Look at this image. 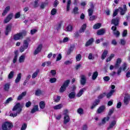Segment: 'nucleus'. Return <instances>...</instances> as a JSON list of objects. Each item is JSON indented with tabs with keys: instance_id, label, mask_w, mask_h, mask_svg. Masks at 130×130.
Here are the masks:
<instances>
[{
	"instance_id": "nucleus-24",
	"label": "nucleus",
	"mask_w": 130,
	"mask_h": 130,
	"mask_svg": "<svg viewBox=\"0 0 130 130\" xmlns=\"http://www.w3.org/2000/svg\"><path fill=\"white\" fill-rule=\"evenodd\" d=\"M105 110V107L104 106H102L100 107L97 110L98 113H102L103 111Z\"/></svg>"
},
{
	"instance_id": "nucleus-25",
	"label": "nucleus",
	"mask_w": 130,
	"mask_h": 130,
	"mask_svg": "<svg viewBox=\"0 0 130 130\" xmlns=\"http://www.w3.org/2000/svg\"><path fill=\"white\" fill-rule=\"evenodd\" d=\"M28 45H29V40H24L23 42V47L25 49L28 48Z\"/></svg>"
},
{
	"instance_id": "nucleus-12",
	"label": "nucleus",
	"mask_w": 130,
	"mask_h": 130,
	"mask_svg": "<svg viewBox=\"0 0 130 130\" xmlns=\"http://www.w3.org/2000/svg\"><path fill=\"white\" fill-rule=\"evenodd\" d=\"M11 9V7L10 6H7L5 8V10L3 11V13H2V16L3 17H5L7 14L9 12L10 10Z\"/></svg>"
},
{
	"instance_id": "nucleus-15",
	"label": "nucleus",
	"mask_w": 130,
	"mask_h": 130,
	"mask_svg": "<svg viewBox=\"0 0 130 130\" xmlns=\"http://www.w3.org/2000/svg\"><path fill=\"white\" fill-rule=\"evenodd\" d=\"M99 103H100V100H96L92 104V105L91 106V109H94V108H95V107H96V106H97V105H98Z\"/></svg>"
},
{
	"instance_id": "nucleus-30",
	"label": "nucleus",
	"mask_w": 130,
	"mask_h": 130,
	"mask_svg": "<svg viewBox=\"0 0 130 130\" xmlns=\"http://www.w3.org/2000/svg\"><path fill=\"white\" fill-rule=\"evenodd\" d=\"M105 33V29H101L98 30L97 35H103Z\"/></svg>"
},
{
	"instance_id": "nucleus-23",
	"label": "nucleus",
	"mask_w": 130,
	"mask_h": 130,
	"mask_svg": "<svg viewBox=\"0 0 130 130\" xmlns=\"http://www.w3.org/2000/svg\"><path fill=\"white\" fill-rule=\"evenodd\" d=\"M39 109L38 108V105L34 106V108H32V109L31 111V113H35V112H37V111H38Z\"/></svg>"
},
{
	"instance_id": "nucleus-59",
	"label": "nucleus",
	"mask_w": 130,
	"mask_h": 130,
	"mask_svg": "<svg viewBox=\"0 0 130 130\" xmlns=\"http://www.w3.org/2000/svg\"><path fill=\"white\" fill-rule=\"evenodd\" d=\"M61 54H58L56 60V61H58L61 59Z\"/></svg>"
},
{
	"instance_id": "nucleus-29",
	"label": "nucleus",
	"mask_w": 130,
	"mask_h": 130,
	"mask_svg": "<svg viewBox=\"0 0 130 130\" xmlns=\"http://www.w3.org/2000/svg\"><path fill=\"white\" fill-rule=\"evenodd\" d=\"M71 4H72V1L71 0H68L67 1V11L69 12L71 8Z\"/></svg>"
},
{
	"instance_id": "nucleus-14",
	"label": "nucleus",
	"mask_w": 130,
	"mask_h": 130,
	"mask_svg": "<svg viewBox=\"0 0 130 130\" xmlns=\"http://www.w3.org/2000/svg\"><path fill=\"white\" fill-rule=\"evenodd\" d=\"M120 63H121V59L118 58L117 59L116 63L115 64V69H118L119 66H120Z\"/></svg>"
},
{
	"instance_id": "nucleus-54",
	"label": "nucleus",
	"mask_w": 130,
	"mask_h": 130,
	"mask_svg": "<svg viewBox=\"0 0 130 130\" xmlns=\"http://www.w3.org/2000/svg\"><path fill=\"white\" fill-rule=\"evenodd\" d=\"M106 95V93H103L101 94V95H100L98 96V98H99V99H102V98H104V97H105Z\"/></svg>"
},
{
	"instance_id": "nucleus-37",
	"label": "nucleus",
	"mask_w": 130,
	"mask_h": 130,
	"mask_svg": "<svg viewBox=\"0 0 130 130\" xmlns=\"http://www.w3.org/2000/svg\"><path fill=\"white\" fill-rule=\"evenodd\" d=\"M93 41H94V39H89L86 43L85 46H89V45H91V43H93Z\"/></svg>"
},
{
	"instance_id": "nucleus-18",
	"label": "nucleus",
	"mask_w": 130,
	"mask_h": 130,
	"mask_svg": "<svg viewBox=\"0 0 130 130\" xmlns=\"http://www.w3.org/2000/svg\"><path fill=\"white\" fill-rule=\"evenodd\" d=\"M86 28H87V24H84L79 30V33H84L85 32V30H86Z\"/></svg>"
},
{
	"instance_id": "nucleus-51",
	"label": "nucleus",
	"mask_w": 130,
	"mask_h": 130,
	"mask_svg": "<svg viewBox=\"0 0 130 130\" xmlns=\"http://www.w3.org/2000/svg\"><path fill=\"white\" fill-rule=\"evenodd\" d=\"M51 15H52L53 16H54V15H55V14H56V9L55 8H53L51 11Z\"/></svg>"
},
{
	"instance_id": "nucleus-26",
	"label": "nucleus",
	"mask_w": 130,
	"mask_h": 130,
	"mask_svg": "<svg viewBox=\"0 0 130 130\" xmlns=\"http://www.w3.org/2000/svg\"><path fill=\"white\" fill-rule=\"evenodd\" d=\"M26 94H27V92H26V91L22 92L18 96V97L17 98V100H21V99H23V97L26 96Z\"/></svg>"
},
{
	"instance_id": "nucleus-61",
	"label": "nucleus",
	"mask_w": 130,
	"mask_h": 130,
	"mask_svg": "<svg viewBox=\"0 0 130 130\" xmlns=\"http://www.w3.org/2000/svg\"><path fill=\"white\" fill-rule=\"evenodd\" d=\"M88 59H94V56H93V54L89 53L88 55Z\"/></svg>"
},
{
	"instance_id": "nucleus-58",
	"label": "nucleus",
	"mask_w": 130,
	"mask_h": 130,
	"mask_svg": "<svg viewBox=\"0 0 130 130\" xmlns=\"http://www.w3.org/2000/svg\"><path fill=\"white\" fill-rule=\"evenodd\" d=\"M103 80L105 82H108V81L110 80V78L109 77V76H105L103 78Z\"/></svg>"
},
{
	"instance_id": "nucleus-63",
	"label": "nucleus",
	"mask_w": 130,
	"mask_h": 130,
	"mask_svg": "<svg viewBox=\"0 0 130 130\" xmlns=\"http://www.w3.org/2000/svg\"><path fill=\"white\" fill-rule=\"evenodd\" d=\"M55 102H59V101L60 100V96H57L56 98L55 99Z\"/></svg>"
},
{
	"instance_id": "nucleus-39",
	"label": "nucleus",
	"mask_w": 130,
	"mask_h": 130,
	"mask_svg": "<svg viewBox=\"0 0 130 130\" xmlns=\"http://www.w3.org/2000/svg\"><path fill=\"white\" fill-rule=\"evenodd\" d=\"M110 119V118L109 117H106L104 118L102 121V124H104V123H105L106 121H108V120H109Z\"/></svg>"
},
{
	"instance_id": "nucleus-16",
	"label": "nucleus",
	"mask_w": 130,
	"mask_h": 130,
	"mask_svg": "<svg viewBox=\"0 0 130 130\" xmlns=\"http://www.w3.org/2000/svg\"><path fill=\"white\" fill-rule=\"evenodd\" d=\"M119 23V18L117 17L116 19H113L112 20V24H114L115 26H117Z\"/></svg>"
},
{
	"instance_id": "nucleus-50",
	"label": "nucleus",
	"mask_w": 130,
	"mask_h": 130,
	"mask_svg": "<svg viewBox=\"0 0 130 130\" xmlns=\"http://www.w3.org/2000/svg\"><path fill=\"white\" fill-rule=\"evenodd\" d=\"M73 63V60H67L64 62V64L68 65V64H72Z\"/></svg>"
},
{
	"instance_id": "nucleus-47",
	"label": "nucleus",
	"mask_w": 130,
	"mask_h": 130,
	"mask_svg": "<svg viewBox=\"0 0 130 130\" xmlns=\"http://www.w3.org/2000/svg\"><path fill=\"white\" fill-rule=\"evenodd\" d=\"M77 112L79 114L82 115L84 113V110L83 109L80 108L77 110Z\"/></svg>"
},
{
	"instance_id": "nucleus-13",
	"label": "nucleus",
	"mask_w": 130,
	"mask_h": 130,
	"mask_svg": "<svg viewBox=\"0 0 130 130\" xmlns=\"http://www.w3.org/2000/svg\"><path fill=\"white\" fill-rule=\"evenodd\" d=\"M115 124H116V121L114 120V121H112L110 123V125L108 127L107 129L110 130V129L113 128V127H114V125H115Z\"/></svg>"
},
{
	"instance_id": "nucleus-10",
	"label": "nucleus",
	"mask_w": 130,
	"mask_h": 130,
	"mask_svg": "<svg viewBox=\"0 0 130 130\" xmlns=\"http://www.w3.org/2000/svg\"><path fill=\"white\" fill-rule=\"evenodd\" d=\"M43 46V45H42V44H40L38 46V47H37V49L35 50L34 52V54H35V55H36V54H38L39 52H41Z\"/></svg>"
},
{
	"instance_id": "nucleus-57",
	"label": "nucleus",
	"mask_w": 130,
	"mask_h": 130,
	"mask_svg": "<svg viewBox=\"0 0 130 130\" xmlns=\"http://www.w3.org/2000/svg\"><path fill=\"white\" fill-rule=\"evenodd\" d=\"M55 82H56V78H52L50 79V83H51L52 84L55 83Z\"/></svg>"
},
{
	"instance_id": "nucleus-62",
	"label": "nucleus",
	"mask_w": 130,
	"mask_h": 130,
	"mask_svg": "<svg viewBox=\"0 0 130 130\" xmlns=\"http://www.w3.org/2000/svg\"><path fill=\"white\" fill-rule=\"evenodd\" d=\"M36 32H37V29H31L30 30V34H31V35H33L34 34H35Z\"/></svg>"
},
{
	"instance_id": "nucleus-8",
	"label": "nucleus",
	"mask_w": 130,
	"mask_h": 130,
	"mask_svg": "<svg viewBox=\"0 0 130 130\" xmlns=\"http://www.w3.org/2000/svg\"><path fill=\"white\" fill-rule=\"evenodd\" d=\"M13 17H14V14L13 13L9 14L4 19V23L5 24H7V23H9L11 20L13 19Z\"/></svg>"
},
{
	"instance_id": "nucleus-7",
	"label": "nucleus",
	"mask_w": 130,
	"mask_h": 130,
	"mask_svg": "<svg viewBox=\"0 0 130 130\" xmlns=\"http://www.w3.org/2000/svg\"><path fill=\"white\" fill-rule=\"evenodd\" d=\"M118 10L119 12H120L121 16H123V15L126 13V11L127 10V9H126V6L125 5H124L123 7H119Z\"/></svg>"
},
{
	"instance_id": "nucleus-11",
	"label": "nucleus",
	"mask_w": 130,
	"mask_h": 130,
	"mask_svg": "<svg viewBox=\"0 0 130 130\" xmlns=\"http://www.w3.org/2000/svg\"><path fill=\"white\" fill-rule=\"evenodd\" d=\"M80 83L81 85H85L86 82V76L85 75H81Z\"/></svg>"
},
{
	"instance_id": "nucleus-31",
	"label": "nucleus",
	"mask_w": 130,
	"mask_h": 130,
	"mask_svg": "<svg viewBox=\"0 0 130 130\" xmlns=\"http://www.w3.org/2000/svg\"><path fill=\"white\" fill-rule=\"evenodd\" d=\"M15 56L14 58L13 59V63H16V62H17V59H18V51H16L15 52Z\"/></svg>"
},
{
	"instance_id": "nucleus-6",
	"label": "nucleus",
	"mask_w": 130,
	"mask_h": 130,
	"mask_svg": "<svg viewBox=\"0 0 130 130\" xmlns=\"http://www.w3.org/2000/svg\"><path fill=\"white\" fill-rule=\"evenodd\" d=\"M64 112L65 113H63V115H64L63 123L64 124H67L68 122H70L71 119L70 118V116L67 114L68 113V110H65Z\"/></svg>"
},
{
	"instance_id": "nucleus-43",
	"label": "nucleus",
	"mask_w": 130,
	"mask_h": 130,
	"mask_svg": "<svg viewBox=\"0 0 130 130\" xmlns=\"http://www.w3.org/2000/svg\"><path fill=\"white\" fill-rule=\"evenodd\" d=\"M40 0H35L34 2L33 6L34 8H37L39 6L38 4V2H39Z\"/></svg>"
},
{
	"instance_id": "nucleus-2",
	"label": "nucleus",
	"mask_w": 130,
	"mask_h": 130,
	"mask_svg": "<svg viewBox=\"0 0 130 130\" xmlns=\"http://www.w3.org/2000/svg\"><path fill=\"white\" fill-rule=\"evenodd\" d=\"M71 81L70 80H67L64 82L63 84L61 86V87L59 88V92L60 93H63L66 90H67V88L69 87V84H70V82Z\"/></svg>"
},
{
	"instance_id": "nucleus-1",
	"label": "nucleus",
	"mask_w": 130,
	"mask_h": 130,
	"mask_svg": "<svg viewBox=\"0 0 130 130\" xmlns=\"http://www.w3.org/2000/svg\"><path fill=\"white\" fill-rule=\"evenodd\" d=\"M22 111V107H21V104L20 103H17L15 106H14L13 109V113H11L10 116L13 117H15L18 114H20Z\"/></svg>"
},
{
	"instance_id": "nucleus-35",
	"label": "nucleus",
	"mask_w": 130,
	"mask_h": 130,
	"mask_svg": "<svg viewBox=\"0 0 130 130\" xmlns=\"http://www.w3.org/2000/svg\"><path fill=\"white\" fill-rule=\"evenodd\" d=\"M76 96V92H72L69 94V97L70 99H74Z\"/></svg>"
},
{
	"instance_id": "nucleus-36",
	"label": "nucleus",
	"mask_w": 130,
	"mask_h": 130,
	"mask_svg": "<svg viewBox=\"0 0 130 130\" xmlns=\"http://www.w3.org/2000/svg\"><path fill=\"white\" fill-rule=\"evenodd\" d=\"M114 92H115V90H111L110 92H109L107 94V98H110V97H111V96H112V94H113V93H114Z\"/></svg>"
},
{
	"instance_id": "nucleus-38",
	"label": "nucleus",
	"mask_w": 130,
	"mask_h": 130,
	"mask_svg": "<svg viewBox=\"0 0 130 130\" xmlns=\"http://www.w3.org/2000/svg\"><path fill=\"white\" fill-rule=\"evenodd\" d=\"M107 53H108V51H107V50H105L104 51L102 55V59H105V57H106V56L107 55Z\"/></svg>"
},
{
	"instance_id": "nucleus-9",
	"label": "nucleus",
	"mask_w": 130,
	"mask_h": 130,
	"mask_svg": "<svg viewBox=\"0 0 130 130\" xmlns=\"http://www.w3.org/2000/svg\"><path fill=\"white\" fill-rule=\"evenodd\" d=\"M123 102L124 105H128L130 102V95L128 94H126L124 98Z\"/></svg>"
},
{
	"instance_id": "nucleus-53",
	"label": "nucleus",
	"mask_w": 130,
	"mask_h": 130,
	"mask_svg": "<svg viewBox=\"0 0 130 130\" xmlns=\"http://www.w3.org/2000/svg\"><path fill=\"white\" fill-rule=\"evenodd\" d=\"M118 9H116L114 11L113 14V17H115L117 15V14L118 13Z\"/></svg>"
},
{
	"instance_id": "nucleus-3",
	"label": "nucleus",
	"mask_w": 130,
	"mask_h": 130,
	"mask_svg": "<svg viewBox=\"0 0 130 130\" xmlns=\"http://www.w3.org/2000/svg\"><path fill=\"white\" fill-rule=\"evenodd\" d=\"M13 127V124L9 122H6L2 125V129L10 130Z\"/></svg>"
},
{
	"instance_id": "nucleus-55",
	"label": "nucleus",
	"mask_w": 130,
	"mask_h": 130,
	"mask_svg": "<svg viewBox=\"0 0 130 130\" xmlns=\"http://www.w3.org/2000/svg\"><path fill=\"white\" fill-rule=\"evenodd\" d=\"M78 11H79V8L77 7H75L73 9L74 13L75 14H78Z\"/></svg>"
},
{
	"instance_id": "nucleus-64",
	"label": "nucleus",
	"mask_w": 130,
	"mask_h": 130,
	"mask_svg": "<svg viewBox=\"0 0 130 130\" xmlns=\"http://www.w3.org/2000/svg\"><path fill=\"white\" fill-rule=\"evenodd\" d=\"M126 77L127 78H129L130 77V70L129 69H128V71L126 74Z\"/></svg>"
},
{
	"instance_id": "nucleus-4",
	"label": "nucleus",
	"mask_w": 130,
	"mask_h": 130,
	"mask_svg": "<svg viewBox=\"0 0 130 130\" xmlns=\"http://www.w3.org/2000/svg\"><path fill=\"white\" fill-rule=\"evenodd\" d=\"M26 31H23L19 34H17L14 36L13 38L14 40H19V39L23 38V36H25V35H26Z\"/></svg>"
},
{
	"instance_id": "nucleus-44",
	"label": "nucleus",
	"mask_w": 130,
	"mask_h": 130,
	"mask_svg": "<svg viewBox=\"0 0 130 130\" xmlns=\"http://www.w3.org/2000/svg\"><path fill=\"white\" fill-rule=\"evenodd\" d=\"M93 12L94 10L93 9H89L88 10V16H92V15H93Z\"/></svg>"
},
{
	"instance_id": "nucleus-33",
	"label": "nucleus",
	"mask_w": 130,
	"mask_h": 130,
	"mask_svg": "<svg viewBox=\"0 0 130 130\" xmlns=\"http://www.w3.org/2000/svg\"><path fill=\"white\" fill-rule=\"evenodd\" d=\"M39 105L41 109H44V108H45V102L41 101Z\"/></svg>"
},
{
	"instance_id": "nucleus-48",
	"label": "nucleus",
	"mask_w": 130,
	"mask_h": 130,
	"mask_svg": "<svg viewBox=\"0 0 130 130\" xmlns=\"http://www.w3.org/2000/svg\"><path fill=\"white\" fill-rule=\"evenodd\" d=\"M76 58L77 61H80L81 60V59L82 58V55L79 54L76 55Z\"/></svg>"
},
{
	"instance_id": "nucleus-40",
	"label": "nucleus",
	"mask_w": 130,
	"mask_h": 130,
	"mask_svg": "<svg viewBox=\"0 0 130 130\" xmlns=\"http://www.w3.org/2000/svg\"><path fill=\"white\" fill-rule=\"evenodd\" d=\"M14 74H15V72L11 71L8 75V79H13L14 78Z\"/></svg>"
},
{
	"instance_id": "nucleus-21",
	"label": "nucleus",
	"mask_w": 130,
	"mask_h": 130,
	"mask_svg": "<svg viewBox=\"0 0 130 130\" xmlns=\"http://www.w3.org/2000/svg\"><path fill=\"white\" fill-rule=\"evenodd\" d=\"M62 107H63V105L62 104H60L59 105H57L56 106H54L53 107V109L55 110H58L59 109H61V108H62Z\"/></svg>"
},
{
	"instance_id": "nucleus-22",
	"label": "nucleus",
	"mask_w": 130,
	"mask_h": 130,
	"mask_svg": "<svg viewBox=\"0 0 130 130\" xmlns=\"http://www.w3.org/2000/svg\"><path fill=\"white\" fill-rule=\"evenodd\" d=\"M72 30H73V26L72 25H69L65 28V31H66V32H71L72 31Z\"/></svg>"
},
{
	"instance_id": "nucleus-46",
	"label": "nucleus",
	"mask_w": 130,
	"mask_h": 130,
	"mask_svg": "<svg viewBox=\"0 0 130 130\" xmlns=\"http://www.w3.org/2000/svg\"><path fill=\"white\" fill-rule=\"evenodd\" d=\"M47 5H48L47 2H45V3H42L40 6L41 9H44L45 8V7L46 6H47Z\"/></svg>"
},
{
	"instance_id": "nucleus-28",
	"label": "nucleus",
	"mask_w": 130,
	"mask_h": 130,
	"mask_svg": "<svg viewBox=\"0 0 130 130\" xmlns=\"http://www.w3.org/2000/svg\"><path fill=\"white\" fill-rule=\"evenodd\" d=\"M38 74H39V70H37L35 72H34L31 76L32 79H35L38 76Z\"/></svg>"
},
{
	"instance_id": "nucleus-41",
	"label": "nucleus",
	"mask_w": 130,
	"mask_h": 130,
	"mask_svg": "<svg viewBox=\"0 0 130 130\" xmlns=\"http://www.w3.org/2000/svg\"><path fill=\"white\" fill-rule=\"evenodd\" d=\"M100 27H101V23H96L93 25V29H99Z\"/></svg>"
},
{
	"instance_id": "nucleus-5",
	"label": "nucleus",
	"mask_w": 130,
	"mask_h": 130,
	"mask_svg": "<svg viewBox=\"0 0 130 130\" xmlns=\"http://www.w3.org/2000/svg\"><path fill=\"white\" fill-rule=\"evenodd\" d=\"M127 69V64L126 63H124L122 64L121 67H120L117 71V75H120V73L123 71L124 72Z\"/></svg>"
},
{
	"instance_id": "nucleus-60",
	"label": "nucleus",
	"mask_w": 130,
	"mask_h": 130,
	"mask_svg": "<svg viewBox=\"0 0 130 130\" xmlns=\"http://www.w3.org/2000/svg\"><path fill=\"white\" fill-rule=\"evenodd\" d=\"M69 38L66 37V38H63V39L62 42L63 43H66V42H68V41H69Z\"/></svg>"
},
{
	"instance_id": "nucleus-19",
	"label": "nucleus",
	"mask_w": 130,
	"mask_h": 130,
	"mask_svg": "<svg viewBox=\"0 0 130 130\" xmlns=\"http://www.w3.org/2000/svg\"><path fill=\"white\" fill-rule=\"evenodd\" d=\"M85 91H86V88H82L79 92L77 93V97H81V96H82V95H83V93H84V92H85Z\"/></svg>"
},
{
	"instance_id": "nucleus-52",
	"label": "nucleus",
	"mask_w": 130,
	"mask_h": 130,
	"mask_svg": "<svg viewBox=\"0 0 130 130\" xmlns=\"http://www.w3.org/2000/svg\"><path fill=\"white\" fill-rule=\"evenodd\" d=\"M95 19H96V16H95V15L89 16V21H94Z\"/></svg>"
},
{
	"instance_id": "nucleus-45",
	"label": "nucleus",
	"mask_w": 130,
	"mask_h": 130,
	"mask_svg": "<svg viewBox=\"0 0 130 130\" xmlns=\"http://www.w3.org/2000/svg\"><path fill=\"white\" fill-rule=\"evenodd\" d=\"M114 57V54H111V55L107 59V62L110 61Z\"/></svg>"
},
{
	"instance_id": "nucleus-56",
	"label": "nucleus",
	"mask_w": 130,
	"mask_h": 130,
	"mask_svg": "<svg viewBox=\"0 0 130 130\" xmlns=\"http://www.w3.org/2000/svg\"><path fill=\"white\" fill-rule=\"evenodd\" d=\"M15 19H18L19 17H21V13L20 12H18L15 15Z\"/></svg>"
},
{
	"instance_id": "nucleus-49",
	"label": "nucleus",
	"mask_w": 130,
	"mask_h": 130,
	"mask_svg": "<svg viewBox=\"0 0 130 130\" xmlns=\"http://www.w3.org/2000/svg\"><path fill=\"white\" fill-rule=\"evenodd\" d=\"M27 128V124L23 123L21 127V130H26Z\"/></svg>"
},
{
	"instance_id": "nucleus-42",
	"label": "nucleus",
	"mask_w": 130,
	"mask_h": 130,
	"mask_svg": "<svg viewBox=\"0 0 130 130\" xmlns=\"http://www.w3.org/2000/svg\"><path fill=\"white\" fill-rule=\"evenodd\" d=\"M10 89V84L7 83L4 86V90L5 91H9Z\"/></svg>"
},
{
	"instance_id": "nucleus-17",
	"label": "nucleus",
	"mask_w": 130,
	"mask_h": 130,
	"mask_svg": "<svg viewBox=\"0 0 130 130\" xmlns=\"http://www.w3.org/2000/svg\"><path fill=\"white\" fill-rule=\"evenodd\" d=\"M12 29V25H8L6 27V31H5V34L6 35H8L9 33L11 32V29Z\"/></svg>"
},
{
	"instance_id": "nucleus-32",
	"label": "nucleus",
	"mask_w": 130,
	"mask_h": 130,
	"mask_svg": "<svg viewBox=\"0 0 130 130\" xmlns=\"http://www.w3.org/2000/svg\"><path fill=\"white\" fill-rule=\"evenodd\" d=\"M25 61V55H21L19 57V62L22 63Z\"/></svg>"
},
{
	"instance_id": "nucleus-34",
	"label": "nucleus",
	"mask_w": 130,
	"mask_h": 130,
	"mask_svg": "<svg viewBox=\"0 0 130 130\" xmlns=\"http://www.w3.org/2000/svg\"><path fill=\"white\" fill-rule=\"evenodd\" d=\"M97 77H98V72L95 71L92 74V80H96V79L97 78Z\"/></svg>"
},
{
	"instance_id": "nucleus-20",
	"label": "nucleus",
	"mask_w": 130,
	"mask_h": 130,
	"mask_svg": "<svg viewBox=\"0 0 130 130\" xmlns=\"http://www.w3.org/2000/svg\"><path fill=\"white\" fill-rule=\"evenodd\" d=\"M21 77H22V74L21 73H19L17 75V77L15 81V82L16 84H18V83H19V82H20V81H21Z\"/></svg>"
},
{
	"instance_id": "nucleus-27",
	"label": "nucleus",
	"mask_w": 130,
	"mask_h": 130,
	"mask_svg": "<svg viewBox=\"0 0 130 130\" xmlns=\"http://www.w3.org/2000/svg\"><path fill=\"white\" fill-rule=\"evenodd\" d=\"M36 96H40L41 95H43V91L41 89H37L36 90Z\"/></svg>"
}]
</instances>
